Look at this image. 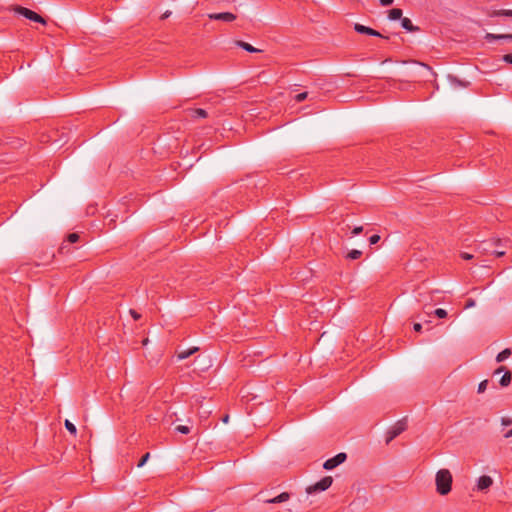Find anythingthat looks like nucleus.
Masks as SVG:
<instances>
[{
    "mask_svg": "<svg viewBox=\"0 0 512 512\" xmlns=\"http://www.w3.org/2000/svg\"><path fill=\"white\" fill-rule=\"evenodd\" d=\"M15 11L18 14L22 15L23 17H25L31 21L41 23L43 25L46 24V20L41 15L37 14L36 12H34L26 7L16 6Z\"/></svg>",
    "mask_w": 512,
    "mask_h": 512,
    "instance_id": "4",
    "label": "nucleus"
},
{
    "mask_svg": "<svg viewBox=\"0 0 512 512\" xmlns=\"http://www.w3.org/2000/svg\"><path fill=\"white\" fill-rule=\"evenodd\" d=\"M488 15L490 17H500V16L512 17V10H510V9L493 10V11L489 12Z\"/></svg>",
    "mask_w": 512,
    "mask_h": 512,
    "instance_id": "14",
    "label": "nucleus"
},
{
    "mask_svg": "<svg viewBox=\"0 0 512 512\" xmlns=\"http://www.w3.org/2000/svg\"><path fill=\"white\" fill-rule=\"evenodd\" d=\"M361 256H362V251L353 249L347 253L346 258L350 259V260H356V259H359Z\"/></svg>",
    "mask_w": 512,
    "mask_h": 512,
    "instance_id": "19",
    "label": "nucleus"
},
{
    "mask_svg": "<svg viewBox=\"0 0 512 512\" xmlns=\"http://www.w3.org/2000/svg\"><path fill=\"white\" fill-rule=\"evenodd\" d=\"M333 483V478L331 476H325L317 483L310 485L306 488L307 494H312L316 492H321L327 490Z\"/></svg>",
    "mask_w": 512,
    "mask_h": 512,
    "instance_id": "3",
    "label": "nucleus"
},
{
    "mask_svg": "<svg viewBox=\"0 0 512 512\" xmlns=\"http://www.w3.org/2000/svg\"><path fill=\"white\" fill-rule=\"evenodd\" d=\"M495 253H496L497 257H501L505 254V252H503V251H496Z\"/></svg>",
    "mask_w": 512,
    "mask_h": 512,
    "instance_id": "38",
    "label": "nucleus"
},
{
    "mask_svg": "<svg viewBox=\"0 0 512 512\" xmlns=\"http://www.w3.org/2000/svg\"><path fill=\"white\" fill-rule=\"evenodd\" d=\"M197 351H198V347H191V348L179 351L177 353V357L179 360H183V359L190 357Z\"/></svg>",
    "mask_w": 512,
    "mask_h": 512,
    "instance_id": "13",
    "label": "nucleus"
},
{
    "mask_svg": "<svg viewBox=\"0 0 512 512\" xmlns=\"http://www.w3.org/2000/svg\"><path fill=\"white\" fill-rule=\"evenodd\" d=\"M130 314L135 320H138L141 317V315L135 310H130Z\"/></svg>",
    "mask_w": 512,
    "mask_h": 512,
    "instance_id": "31",
    "label": "nucleus"
},
{
    "mask_svg": "<svg viewBox=\"0 0 512 512\" xmlns=\"http://www.w3.org/2000/svg\"><path fill=\"white\" fill-rule=\"evenodd\" d=\"M493 484V479L490 476L483 475L479 477L477 481V489L479 491H485L489 489Z\"/></svg>",
    "mask_w": 512,
    "mask_h": 512,
    "instance_id": "9",
    "label": "nucleus"
},
{
    "mask_svg": "<svg viewBox=\"0 0 512 512\" xmlns=\"http://www.w3.org/2000/svg\"><path fill=\"white\" fill-rule=\"evenodd\" d=\"M413 328L416 332H420L422 329V325L420 323H415Z\"/></svg>",
    "mask_w": 512,
    "mask_h": 512,
    "instance_id": "35",
    "label": "nucleus"
},
{
    "mask_svg": "<svg viewBox=\"0 0 512 512\" xmlns=\"http://www.w3.org/2000/svg\"><path fill=\"white\" fill-rule=\"evenodd\" d=\"M347 456L345 453H338L334 457L326 460L323 464V468L326 470H332L338 465L342 464L346 460Z\"/></svg>",
    "mask_w": 512,
    "mask_h": 512,
    "instance_id": "5",
    "label": "nucleus"
},
{
    "mask_svg": "<svg viewBox=\"0 0 512 512\" xmlns=\"http://www.w3.org/2000/svg\"><path fill=\"white\" fill-rule=\"evenodd\" d=\"M363 231V227L362 226H358V227H355L353 230H352V236H355V235H358L360 234L361 232Z\"/></svg>",
    "mask_w": 512,
    "mask_h": 512,
    "instance_id": "28",
    "label": "nucleus"
},
{
    "mask_svg": "<svg viewBox=\"0 0 512 512\" xmlns=\"http://www.w3.org/2000/svg\"><path fill=\"white\" fill-rule=\"evenodd\" d=\"M170 14H171V12H170V11H166V12L162 15V17H161V18H162V19H165V18L169 17V15H170Z\"/></svg>",
    "mask_w": 512,
    "mask_h": 512,
    "instance_id": "37",
    "label": "nucleus"
},
{
    "mask_svg": "<svg viewBox=\"0 0 512 512\" xmlns=\"http://www.w3.org/2000/svg\"><path fill=\"white\" fill-rule=\"evenodd\" d=\"M67 240L69 243H76L79 240V235L77 233H71L68 235Z\"/></svg>",
    "mask_w": 512,
    "mask_h": 512,
    "instance_id": "24",
    "label": "nucleus"
},
{
    "mask_svg": "<svg viewBox=\"0 0 512 512\" xmlns=\"http://www.w3.org/2000/svg\"><path fill=\"white\" fill-rule=\"evenodd\" d=\"M502 424L505 425V426L511 425L512 424V419H510V418H502Z\"/></svg>",
    "mask_w": 512,
    "mask_h": 512,
    "instance_id": "34",
    "label": "nucleus"
},
{
    "mask_svg": "<svg viewBox=\"0 0 512 512\" xmlns=\"http://www.w3.org/2000/svg\"><path fill=\"white\" fill-rule=\"evenodd\" d=\"M511 355V350L506 348L504 349L503 351H501L497 356H496V361L498 363L500 362H503L504 360H506L508 357H510Z\"/></svg>",
    "mask_w": 512,
    "mask_h": 512,
    "instance_id": "18",
    "label": "nucleus"
},
{
    "mask_svg": "<svg viewBox=\"0 0 512 512\" xmlns=\"http://www.w3.org/2000/svg\"><path fill=\"white\" fill-rule=\"evenodd\" d=\"M227 421H228V416H225V417L223 418V422H227Z\"/></svg>",
    "mask_w": 512,
    "mask_h": 512,
    "instance_id": "39",
    "label": "nucleus"
},
{
    "mask_svg": "<svg viewBox=\"0 0 512 512\" xmlns=\"http://www.w3.org/2000/svg\"><path fill=\"white\" fill-rule=\"evenodd\" d=\"M211 20H219L224 22H232L237 16L231 12L211 13L208 15Z\"/></svg>",
    "mask_w": 512,
    "mask_h": 512,
    "instance_id": "7",
    "label": "nucleus"
},
{
    "mask_svg": "<svg viewBox=\"0 0 512 512\" xmlns=\"http://www.w3.org/2000/svg\"><path fill=\"white\" fill-rule=\"evenodd\" d=\"M503 60L506 62V63H510L512 64V54H506L503 56Z\"/></svg>",
    "mask_w": 512,
    "mask_h": 512,
    "instance_id": "29",
    "label": "nucleus"
},
{
    "mask_svg": "<svg viewBox=\"0 0 512 512\" xmlns=\"http://www.w3.org/2000/svg\"><path fill=\"white\" fill-rule=\"evenodd\" d=\"M501 372H504V375L501 377L499 384L501 387H507L511 383L512 373L511 371L507 370L505 366H500L494 371V374H499Z\"/></svg>",
    "mask_w": 512,
    "mask_h": 512,
    "instance_id": "6",
    "label": "nucleus"
},
{
    "mask_svg": "<svg viewBox=\"0 0 512 512\" xmlns=\"http://www.w3.org/2000/svg\"><path fill=\"white\" fill-rule=\"evenodd\" d=\"M434 315L437 316L438 318H446L447 317V311L445 309H442V308H437L434 311Z\"/></svg>",
    "mask_w": 512,
    "mask_h": 512,
    "instance_id": "21",
    "label": "nucleus"
},
{
    "mask_svg": "<svg viewBox=\"0 0 512 512\" xmlns=\"http://www.w3.org/2000/svg\"><path fill=\"white\" fill-rule=\"evenodd\" d=\"M379 240H380V236H379V235H377V234H375V235H372V236L369 238V243H370L371 245H374V244L378 243V242H379Z\"/></svg>",
    "mask_w": 512,
    "mask_h": 512,
    "instance_id": "27",
    "label": "nucleus"
},
{
    "mask_svg": "<svg viewBox=\"0 0 512 512\" xmlns=\"http://www.w3.org/2000/svg\"><path fill=\"white\" fill-rule=\"evenodd\" d=\"M401 26L408 32H415L419 30V28L414 26L412 21L407 17H403L401 19Z\"/></svg>",
    "mask_w": 512,
    "mask_h": 512,
    "instance_id": "12",
    "label": "nucleus"
},
{
    "mask_svg": "<svg viewBox=\"0 0 512 512\" xmlns=\"http://www.w3.org/2000/svg\"><path fill=\"white\" fill-rule=\"evenodd\" d=\"M382 6H390L394 0H379Z\"/></svg>",
    "mask_w": 512,
    "mask_h": 512,
    "instance_id": "30",
    "label": "nucleus"
},
{
    "mask_svg": "<svg viewBox=\"0 0 512 512\" xmlns=\"http://www.w3.org/2000/svg\"><path fill=\"white\" fill-rule=\"evenodd\" d=\"M176 431L182 433V434H188L190 432V428L185 425H178L176 427Z\"/></svg>",
    "mask_w": 512,
    "mask_h": 512,
    "instance_id": "23",
    "label": "nucleus"
},
{
    "mask_svg": "<svg viewBox=\"0 0 512 512\" xmlns=\"http://www.w3.org/2000/svg\"><path fill=\"white\" fill-rule=\"evenodd\" d=\"M407 429L406 418H403L396 422L386 433V443H390L394 438L399 436L402 432Z\"/></svg>",
    "mask_w": 512,
    "mask_h": 512,
    "instance_id": "2",
    "label": "nucleus"
},
{
    "mask_svg": "<svg viewBox=\"0 0 512 512\" xmlns=\"http://www.w3.org/2000/svg\"><path fill=\"white\" fill-rule=\"evenodd\" d=\"M354 29L356 32H358L360 34H367V35L375 36V37H383L378 31H376L370 27L364 26L362 24L356 23L354 26Z\"/></svg>",
    "mask_w": 512,
    "mask_h": 512,
    "instance_id": "8",
    "label": "nucleus"
},
{
    "mask_svg": "<svg viewBox=\"0 0 512 512\" xmlns=\"http://www.w3.org/2000/svg\"><path fill=\"white\" fill-rule=\"evenodd\" d=\"M504 437H505V438H510V437H512V429H511V430H509V431H507V432L504 434Z\"/></svg>",
    "mask_w": 512,
    "mask_h": 512,
    "instance_id": "36",
    "label": "nucleus"
},
{
    "mask_svg": "<svg viewBox=\"0 0 512 512\" xmlns=\"http://www.w3.org/2000/svg\"><path fill=\"white\" fill-rule=\"evenodd\" d=\"M237 44L242 49H244L245 51L250 52V53H255V52L259 51L258 49H256L255 47H253L251 44H249L247 42L238 41Z\"/></svg>",
    "mask_w": 512,
    "mask_h": 512,
    "instance_id": "17",
    "label": "nucleus"
},
{
    "mask_svg": "<svg viewBox=\"0 0 512 512\" xmlns=\"http://www.w3.org/2000/svg\"><path fill=\"white\" fill-rule=\"evenodd\" d=\"M402 17V10L399 8H393L389 11V19L390 20H401Z\"/></svg>",
    "mask_w": 512,
    "mask_h": 512,
    "instance_id": "15",
    "label": "nucleus"
},
{
    "mask_svg": "<svg viewBox=\"0 0 512 512\" xmlns=\"http://www.w3.org/2000/svg\"><path fill=\"white\" fill-rule=\"evenodd\" d=\"M307 96H308L307 92H302L295 96V100H296V102H302L307 98Z\"/></svg>",
    "mask_w": 512,
    "mask_h": 512,
    "instance_id": "26",
    "label": "nucleus"
},
{
    "mask_svg": "<svg viewBox=\"0 0 512 512\" xmlns=\"http://www.w3.org/2000/svg\"><path fill=\"white\" fill-rule=\"evenodd\" d=\"M208 116V113L206 110L197 108L191 110V117L192 118H206Z\"/></svg>",
    "mask_w": 512,
    "mask_h": 512,
    "instance_id": "16",
    "label": "nucleus"
},
{
    "mask_svg": "<svg viewBox=\"0 0 512 512\" xmlns=\"http://www.w3.org/2000/svg\"><path fill=\"white\" fill-rule=\"evenodd\" d=\"M150 458V453H146L142 456V458L140 459V461L138 462V467H142L145 465V463L147 462V460Z\"/></svg>",
    "mask_w": 512,
    "mask_h": 512,
    "instance_id": "25",
    "label": "nucleus"
},
{
    "mask_svg": "<svg viewBox=\"0 0 512 512\" xmlns=\"http://www.w3.org/2000/svg\"><path fill=\"white\" fill-rule=\"evenodd\" d=\"M488 383H489V382H488V380H487V379H486V380L481 381V382L479 383V385H478V390H477V392H478V393H484V392H485V390L487 389Z\"/></svg>",
    "mask_w": 512,
    "mask_h": 512,
    "instance_id": "22",
    "label": "nucleus"
},
{
    "mask_svg": "<svg viewBox=\"0 0 512 512\" xmlns=\"http://www.w3.org/2000/svg\"><path fill=\"white\" fill-rule=\"evenodd\" d=\"M484 38L487 42H493L494 40H499V39L512 40V34L487 33Z\"/></svg>",
    "mask_w": 512,
    "mask_h": 512,
    "instance_id": "10",
    "label": "nucleus"
},
{
    "mask_svg": "<svg viewBox=\"0 0 512 512\" xmlns=\"http://www.w3.org/2000/svg\"><path fill=\"white\" fill-rule=\"evenodd\" d=\"M475 305V301L473 299H468L465 305V308H471Z\"/></svg>",
    "mask_w": 512,
    "mask_h": 512,
    "instance_id": "33",
    "label": "nucleus"
},
{
    "mask_svg": "<svg viewBox=\"0 0 512 512\" xmlns=\"http://www.w3.org/2000/svg\"><path fill=\"white\" fill-rule=\"evenodd\" d=\"M436 491L440 495H447L452 487V474L448 469H440L435 477Z\"/></svg>",
    "mask_w": 512,
    "mask_h": 512,
    "instance_id": "1",
    "label": "nucleus"
},
{
    "mask_svg": "<svg viewBox=\"0 0 512 512\" xmlns=\"http://www.w3.org/2000/svg\"><path fill=\"white\" fill-rule=\"evenodd\" d=\"M290 498V494L287 493V492H282L281 494H279L278 496L272 498V499H268L266 500L265 502L266 503H271V504H276V503H282V502H286L288 501Z\"/></svg>",
    "mask_w": 512,
    "mask_h": 512,
    "instance_id": "11",
    "label": "nucleus"
},
{
    "mask_svg": "<svg viewBox=\"0 0 512 512\" xmlns=\"http://www.w3.org/2000/svg\"><path fill=\"white\" fill-rule=\"evenodd\" d=\"M65 427L71 434L76 435L77 429L72 422H70L69 420H65Z\"/></svg>",
    "mask_w": 512,
    "mask_h": 512,
    "instance_id": "20",
    "label": "nucleus"
},
{
    "mask_svg": "<svg viewBox=\"0 0 512 512\" xmlns=\"http://www.w3.org/2000/svg\"><path fill=\"white\" fill-rule=\"evenodd\" d=\"M461 257L464 259V260H470L473 258V255L469 254V253H466V252H463L461 253Z\"/></svg>",
    "mask_w": 512,
    "mask_h": 512,
    "instance_id": "32",
    "label": "nucleus"
}]
</instances>
